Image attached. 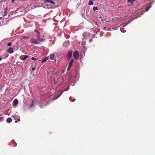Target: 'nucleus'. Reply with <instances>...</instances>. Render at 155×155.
<instances>
[{
  "instance_id": "14",
  "label": "nucleus",
  "mask_w": 155,
  "mask_h": 155,
  "mask_svg": "<svg viewBox=\"0 0 155 155\" xmlns=\"http://www.w3.org/2000/svg\"><path fill=\"white\" fill-rule=\"evenodd\" d=\"M48 58H44L43 59L41 60V62H43L46 61Z\"/></svg>"
},
{
  "instance_id": "29",
  "label": "nucleus",
  "mask_w": 155,
  "mask_h": 155,
  "mask_svg": "<svg viewBox=\"0 0 155 155\" xmlns=\"http://www.w3.org/2000/svg\"><path fill=\"white\" fill-rule=\"evenodd\" d=\"M23 38L28 39V36H24L23 37Z\"/></svg>"
},
{
  "instance_id": "11",
  "label": "nucleus",
  "mask_w": 155,
  "mask_h": 155,
  "mask_svg": "<svg viewBox=\"0 0 155 155\" xmlns=\"http://www.w3.org/2000/svg\"><path fill=\"white\" fill-rule=\"evenodd\" d=\"M8 52L10 53H12L14 52L13 48L12 47L9 48L8 49Z\"/></svg>"
},
{
  "instance_id": "9",
  "label": "nucleus",
  "mask_w": 155,
  "mask_h": 155,
  "mask_svg": "<svg viewBox=\"0 0 155 155\" xmlns=\"http://www.w3.org/2000/svg\"><path fill=\"white\" fill-rule=\"evenodd\" d=\"M69 45V41H64L63 44V46L65 47H67Z\"/></svg>"
},
{
  "instance_id": "23",
  "label": "nucleus",
  "mask_w": 155,
  "mask_h": 155,
  "mask_svg": "<svg viewBox=\"0 0 155 155\" xmlns=\"http://www.w3.org/2000/svg\"><path fill=\"white\" fill-rule=\"evenodd\" d=\"M31 59L32 60H35V61H37L38 60V59L37 58H35L34 57H32L31 58Z\"/></svg>"
},
{
  "instance_id": "18",
  "label": "nucleus",
  "mask_w": 155,
  "mask_h": 155,
  "mask_svg": "<svg viewBox=\"0 0 155 155\" xmlns=\"http://www.w3.org/2000/svg\"><path fill=\"white\" fill-rule=\"evenodd\" d=\"M29 56L28 55H26L25 56L24 58H22L21 59L22 60H25V59H26L27 58H28Z\"/></svg>"
},
{
  "instance_id": "1",
  "label": "nucleus",
  "mask_w": 155,
  "mask_h": 155,
  "mask_svg": "<svg viewBox=\"0 0 155 155\" xmlns=\"http://www.w3.org/2000/svg\"><path fill=\"white\" fill-rule=\"evenodd\" d=\"M36 36L35 38H32L30 39V41L31 44H38L41 42L45 41V39L40 38V34L39 32H37Z\"/></svg>"
},
{
  "instance_id": "37",
  "label": "nucleus",
  "mask_w": 155,
  "mask_h": 155,
  "mask_svg": "<svg viewBox=\"0 0 155 155\" xmlns=\"http://www.w3.org/2000/svg\"><path fill=\"white\" fill-rule=\"evenodd\" d=\"M120 31L122 32H123V31H122V30H121V29H120Z\"/></svg>"
},
{
  "instance_id": "21",
  "label": "nucleus",
  "mask_w": 155,
  "mask_h": 155,
  "mask_svg": "<svg viewBox=\"0 0 155 155\" xmlns=\"http://www.w3.org/2000/svg\"><path fill=\"white\" fill-rule=\"evenodd\" d=\"M93 9L94 11H95L96 10H97L98 9L97 7H94L93 8Z\"/></svg>"
},
{
  "instance_id": "10",
  "label": "nucleus",
  "mask_w": 155,
  "mask_h": 155,
  "mask_svg": "<svg viewBox=\"0 0 155 155\" xmlns=\"http://www.w3.org/2000/svg\"><path fill=\"white\" fill-rule=\"evenodd\" d=\"M18 103V101L17 99H15L13 102V104L14 106H15Z\"/></svg>"
},
{
  "instance_id": "8",
  "label": "nucleus",
  "mask_w": 155,
  "mask_h": 155,
  "mask_svg": "<svg viewBox=\"0 0 155 155\" xmlns=\"http://www.w3.org/2000/svg\"><path fill=\"white\" fill-rule=\"evenodd\" d=\"M43 1L45 3H48L54 5L55 4L53 1L51 0H43Z\"/></svg>"
},
{
  "instance_id": "16",
  "label": "nucleus",
  "mask_w": 155,
  "mask_h": 155,
  "mask_svg": "<svg viewBox=\"0 0 155 155\" xmlns=\"http://www.w3.org/2000/svg\"><path fill=\"white\" fill-rule=\"evenodd\" d=\"M54 54H51L50 55V58L51 59H54Z\"/></svg>"
},
{
  "instance_id": "33",
  "label": "nucleus",
  "mask_w": 155,
  "mask_h": 155,
  "mask_svg": "<svg viewBox=\"0 0 155 155\" xmlns=\"http://www.w3.org/2000/svg\"><path fill=\"white\" fill-rule=\"evenodd\" d=\"M69 87H68V89H66V90H64V91H67V90H68V89H69Z\"/></svg>"
},
{
  "instance_id": "22",
  "label": "nucleus",
  "mask_w": 155,
  "mask_h": 155,
  "mask_svg": "<svg viewBox=\"0 0 155 155\" xmlns=\"http://www.w3.org/2000/svg\"><path fill=\"white\" fill-rule=\"evenodd\" d=\"M34 106V103L33 101H32L30 105V107H32Z\"/></svg>"
},
{
  "instance_id": "12",
  "label": "nucleus",
  "mask_w": 155,
  "mask_h": 155,
  "mask_svg": "<svg viewBox=\"0 0 155 155\" xmlns=\"http://www.w3.org/2000/svg\"><path fill=\"white\" fill-rule=\"evenodd\" d=\"M72 54V51H68L67 54V56L68 57H70Z\"/></svg>"
},
{
  "instance_id": "32",
  "label": "nucleus",
  "mask_w": 155,
  "mask_h": 155,
  "mask_svg": "<svg viewBox=\"0 0 155 155\" xmlns=\"http://www.w3.org/2000/svg\"><path fill=\"white\" fill-rule=\"evenodd\" d=\"M35 69V67H33L32 68V70L33 71H34Z\"/></svg>"
},
{
  "instance_id": "34",
  "label": "nucleus",
  "mask_w": 155,
  "mask_h": 155,
  "mask_svg": "<svg viewBox=\"0 0 155 155\" xmlns=\"http://www.w3.org/2000/svg\"><path fill=\"white\" fill-rule=\"evenodd\" d=\"M126 25H123V27H125Z\"/></svg>"
},
{
  "instance_id": "28",
  "label": "nucleus",
  "mask_w": 155,
  "mask_h": 155,
  "mask_svg": "<svg viewBox=\"0 0 155 155\" xmlns=\"http://www.w3.org/2000/svg\"><path fill=\"white\" fill-rule=\"evenodd\" d=\"M3 11L7 12V8H5L4 9Z\"/></svg>"
},
{
  "instance_id": "19",
  "label": "nucleus",
  "mask_w": 155,
  "mask_h": 155,
  "mask_svg": "<svg viewBox=\"0 0 155 155\" xmlns=\"http://www.w3.org/2000/svg\"><path fill=\"white\" fill-rule=\"evenodd\" d=\"M136 1V0H127V2H129L132 3L133 2H135Z\"/></svg>"
},
{
  "instance_id": "6",
  "label": "nucleus",
  "mask_w": 155,
  "mask_h": 155,
  "mask_svg": "<svg viewBox=\"0 0 155 155\" xmlns=\"http://www.w3.org/2000/svg\"><path fill=\"white\" fill-rule=\"evenodd\" d=\"M48 104V101L46 100L43 101L42 104L39 105L40 107L42 108H44Z\"/></svg>"
},
{
  "instance_id": "31",
  "label": "nucleus",
  "mask_w": 155,
  "mask_h": 155,
  "mask_svg": "<svg viewBox=\"0 0 155 155\" xmlns=\"http://www.w3.org/2000/svg\"><path fill=\"white\" fill-rule=\"evenodd\" d=\"M73 81H74V80L73 79H72L71 78L70 79V81L72 82H73Z\"/></svg>"
},
{
  "instance_id": "25",
  "label": "nucleus",
  "mask_w": 155,
  "mask_h": 155,
  "mask_svg": "<svg viewBox=\"0 0 155 155\" xmlns=\"http://www.w3.org/2000/svg\"><path fill=\"white\" fill-rule=\"evenodd\" d=\"M71 66H69V65H68V68H67V71H69L70 69V68H71Z\"/></svg>"
},
{
  "instance_id": "27",
  "label": "nucleus",
  "mask_w": 155,
  "mask_h": 155,
  "mask_svg": "<svg viewBox=\"0 0 155 155\" xmlns=\"http://www.w3.org/2000/svg\"><path fill=\"white\" fill-rule=\"evenodd\" d=\"M3 12H4V16L6 15L7 14V12L3 11ZM2 12H3V11H2Z\"/></svg>"
},
{
  "instance_id": "36",
  "label": "nucleus",
  "mask_w": 155,
  "mask_h": 155,
  "mask_svg": "<svg viewBox=\"0 0 155 155\" xmlns=\"http://www.w3.org/2000/svg\"><path fill=\"white\" fill-rule=\"evenodd\" d=\"M2 58L0 57V61H1V60H2Z\"/></svg>"
},
{
  "instance_id": "15",
  "label": "nucleus",
  "mask_w": 155,
  "mask_h": 155,
  "mask_svg": "<svg viewBox=\"0 0 155 155\" xmlns=\"http://www.w3.org/2000/svg\"><path fill=\"white\" fill-rule=\"evenodd\" d=\"M74 62V60L73 59H71L70 61L69 65V66H71Z\"/></svg>"
},
{
  "instance_id": "2",
  "label": "nucleus",
  "mask_w": 155,
  "mask_h": 155,
  "mask_svg": "<svg viewBox=\"0 0 155 155\" xmlns=\"http://www.w3.org/2000/svg\"><path fill=\"white\" fill-rule=\"evenodd\" d=\"M55 74L54 73V70L49 71L48 74L47 80L48 82L51 81V83L56 81V80L55 79Z\"/></svg>"
},
{
  "instance_id": "24",
  "label": "nucleus",
  "mask_w": 155,
  "mask_h": 155,
  "mask_svg": "<svg viewBox=\"0 0 155 155\" xmlns=\"http://www.w3.org/2000/svg\"><path fill=\"white\" fill-rule=\"evenodd\" d=\"M8 54H5V56L3 57V58H7L8 57Z\"/></svg>"
},
{
  "instance_id": "7",
  "label": "nucleus",
  "mask_w": 155,
  "mask_h": 155,
  "mask_svg": "<svg viewBox=\"0 0 155 155\" xmlns=\"http://www.w3.org/2000/svg\"><path fill=\"white\" fill-rule=\"evenodd\" d=\"M13 117L14 118V119L15 120V122H16L17 121H19L20 120V117L18 115L15 114L13 115Z\"/></svg>"
},
{
  "instance_id": "17",
  "label": "nucleus",
  "mask_w": 155,
  "mask_h": 155,
  "mask_svg": "<svg viewBox=\"0 0 155 155\" xmlns=\"http://www.w3.org/2000/svg\"><path fill=\"white\" fill-rule=\"evenodd\" d=\"M93 4L94 3L92 1H91V0H90L89 2L88 5H93Z\"/></svg>"
},
{
  "instance_id": "13",
  "label": "nucleus",
  "mask_w": 155,
  "mask_h": 155,
  "mask_svg": "<svg viewBox=\"0 0 155 155\" xmlns=\"http://www.w3.org/2000/svg\"><path fill=\"white\" fill-rule=\"evenodd\" d=\"M12 121V119L10 117H8L6 119V122L8 123H10Z\"/></svg>"
},
{
  "instance_id": "5",
  "label": "nucleus",
  "mask_w": 155,
  "mask_h": 155,
  "mask_svg": "<svg viewBox=\"0 0 155 155\" xmlns=\"http://www.w3.org/2000/svg\"><path fill=\"white\" fill-rule=\"evenodd\" d=\"M74 58L76 60H78L79 57V54L78 52L77 51H75L73 54Z\"/></svg>"
},
{
  "instance_id": "4",
  "label": "nucleus",
  "mask_w": 155,
  "mask_h": 155,
  "mask_svg": "<svg viewBox=\"0 0 155 155\" xmlns=\"http://www.w3.org/2000/svg\"><path fill=\"white\" fill-rule=\"evenodd\" d=\"M153 3H151V5H150L147 7L145 9V11L143 10L140 12V13L137 15L135 17V18H137V17H140L141 16V15L144 13L145 12L148 11L152 7L151 4Z\"/></svg>"
},
{
  "instance_id": "30",
  "label": "nucleus",
  "mask_w": 155,
  "mask_h": 155,
  "mask_svg": "<svg viewBox=\"0 0 155 155\" xmlns=\"http://www.w3.org/2000/svg\"><path fill=\"white\" fill-rule=\"evenodd\" d=\"M3 117H2L0 116V121L2 120L3 119Z\"/></svg>"
},
{
  "instance_id": "20",
  "label": "nucleus",
  "mask_w": 155,
  "mask_h": 155,
  "mask_svg": "<svg viewBox=\"0 0 155 155\" xmlns=\"http://www.w3.org/2000/svg\"><path fill=\"white\" fill-rule=\"evenodd\" d=\"M70 100L72 101H74L75 100V99H74V98L72 97H70Z\"/></svg>"
},
{
  "instance_id": "35",
  "label": "nucleus",
  "mask_w": 155,
  "mask_h": 155,
  "mask_svg": "<svg viewBox=\"0 0 155 155\" xmlns=\"http://www.w3.org/2000/svg\"><path fill=\"white\" fill-rule=\"evenodd\" d=\"M15 0H12V2H14V1H15Z\"/></svg>"
},
{
  "instance_id": "26",
  "label": "nucleus",
  "mask_w": 155,
  "mask_h": 155,
  "mask_svg": "<svg viewBox=\"0 0 155 155\" xmlns=\"http://www.w3.org/2000/svg\"><path fill=\"white\" fill-rule=\"evenodd\" d=\"M12 45V43L10 42H9L8 43L7 45L8 46H11Z\"/></svg>"
},
{
  "instance_id": "3",
  "label": "nucleus",
  "mask_w": 155,
  "mask_h": 155,
  "mask_svg": "<svg viewBox=\"0 0 155 155\" xmlns=\"http://www.w3.org/2000/svg\"><path fill=\"white\" fill-rule=\"evenodd\" d=\"M65 86V83H64V82H63V83L62 82L59 85V87L57 88L56 89V91H59L60 92L61 91H62V92H61L60 94H59L58 95V96L57 97L54 98V100L57 99L61 95L63 91L61 89H60V88H62L63 87H64Z\"/></svg>"
}]
</instances>
